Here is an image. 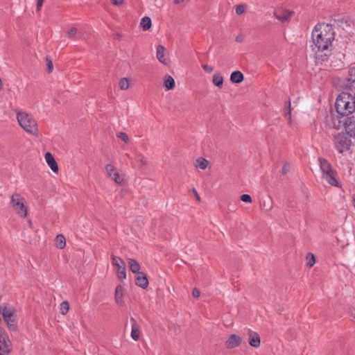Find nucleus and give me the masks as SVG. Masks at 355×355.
Instances as JSON below:
<instances>
[{
    "instance_id": "1",
    "label": "nucleus",
    "mask_w": 355,
    "mask_h": 355,
    "mask_svg": "<svg viewBox=\"0 0 355 355\" xmlns=\"http://www.w3.org/2000/svg\"><path fill=\"white\" fill-rule=\"evenodd\" d=\"M312 40L318 51L327 50L334 40V31L331 25L321 23L312 31Z\"/></svg>"
},
{
    "instance_id": "2",
    "label": "nucleus",
    "mask_w": 355,
    "mask_h": 355,
    "mask_svg": "<svg viewBox=\"0 0 355 355\" xmlns=\"http://www.w3.org/2000/svg\"><path fill=\"white\" fill-rule=\"evenodd\" d=\"M336 112L343 116H347L355 111V98L352 94L343 92L336 98Z\"/></svg>"
},
{
    "instance_id": "3",
    "label": "nucleus",
    "mask_w": 355,
    "mask_h": 355,
    "mask_svg": "<svg viewBox=\"0 0 355 355\" xmlns=\"http://www.w3.org/2000/svg\"><path fill=\"white\" fill-rule=\"evenodd\" d=\"M17 119L19 125L27 133L36 137L39 135L37 123L31 114L24 111H19L17 114Z\"/></svg>"
},
{
    "instance_id": "4",
    "label": "nucleus",
    "mask_w": 355,
    "mask_h": 355,
    "mask_svg": "<svg viewBox=\"0 0 355 355\" xmlns=\"http://www.w3.org/2000/svg\"><path fill=\"white\" fill-rule=\"evenodd\" d=\"M318 162L322 178L330 185L339 187L340 182L337 173L332 168L331 164L326 159L322 157L318 158Z\"/></svg>"
},
{
    "instance_id": "5",
    "label": "nucleus",
    "mask_w": 355,
    "mask_h": 355,
    "mask_svg": "<svg viewBox=\"0 0 355 355\" xmlns=\"http://www.w3.org/2000/svg\"><path fill=\"white\" fill-rule=\"evenodd\" d=\"M10 204L16 212L21 217L27 216L28 209L26 199L19 193H13L10 198Z\"/></svg>"
},
{
    "instance_id": "6",
    "label": "nucleus",
    "mask_w": 355,
    "mask_h": 355,
    "mask_svg": "<svg viewBox=\"0 0 355 355\" xmlns=\"http://www.w3.org/2000/svg\"><path fill=\"white\" fill-rule=\"evenodd\" d=\"M352 145V141L346 133H338L334 136V146L340 153L347 151Z\"/></svg>"
},
{
    "instance_id": "7",
    "label": "nucleus",
    "mask_w": 355,
    "mask_h": 355,
    "mask_svg": "<svg viewBox=\"0 0 355 355\" xmlns=\"http://www.w3.org/2000/svg\"><path fill=\"white\" fill-rule=\"evenodd\" d=\"M340 126L345 129L347 135L355 138V114L340 120L338 128H340Z\"/></svg>"
},
{
    "instance_id": "8",
    "label": "nucleus",
    "mask_w": 355,
    "mask_h": 355,
    "mask_svg": "<svg viewBox=\"0 0 355 355\" xmlns=\"http://www.w3.org/2000/svg\"><path fill=\"white\" fill-rule=\"evenodd\" d=\"M112 262L114 267L116 269L117 277L121 280L126 279V266L124 261L119 257L112 256Z\"/></svg>"
},
{
    "instance_id": "9",
    "label": "nucleus",
    "mask_w": 355,
    "mask_h": 355,
    "mask_svg": "<svg viewBox=\"0 0 355 355\" xmlns=\"http://www.w3.org/2000/svg\"><path fill=\"white\" fill-rule=\"evenodd\" d=\"M12 349V343L8 335L3 331H0V355H8Z\"/></svg>"
},
{
    "instance_id": "10",
    "label": "nucleus",
    "mask_w": 355,
    "mask_h": 355,
    "mask_svg": "<svg viewBox=\"0 0 355 355\" xmlns=\"http://www.w3.org/2000/svg\"><path fill=\"white\" fill-rule=\"evenodd\" d=\"M105 171L107 176L112 178L116 183L121 184L123 182V177L116 171L115 166L112 164L105 166Z\"/></svg>"
},
{
    "instance_id": "11",
    "label": "nucleus",
    "mask_w": 355,
    "mask_h": 355,
    "mask_svg": "<svg viewBox=\"0 0 355 355\" xmlns=\"http://www.w3.org/2000/svg\"><path fill=\"white\" fill-rule=\"evenodd\" d=\"M343 85L350 91L355 89V67L350 68L348 76L345 79Z\"/></svg>"
},
{
    "instance_id": "12",
    "label": "nucleus",
    "mask_w": 355,
    "mask_h": 355,
    "mask_svg": "<svg viewBox=\"0 0 355 355\" xmlns=\"http://www.w3.org/2000/svg\"><path fill=\"white\" fill-rule=\"evenodd\" d=\"M241 343V338L236 334H231L226 340V346L227 348H234Z\"/></svg>"
},
{
    "instance_id": "13",
    "label": "nucleus",
    "mask_w": 355,
    "mask_h": 355,
    "mask_svg": "<svg viewBox=\"0 0 355 355\" xmlns=\"http://www.w3.org/2000/svg\"><path fill=\"white\" fill-rule=\"evenodd\" d=\"M166 49L162 45L157 46L156 57L159 62L164 65L168 64V60L165 57Z\"/></svg>"
},
{
    "instance_id": "14",
    "label": "nucleus",
    "mask_w": 355,
    "mask_h": 355,
    "mask_svg": "<svg viewBox=\"0 0 355 355\" xmlns=\"http://www.w3.org/2000/svg\"><path fill=\"white\" fill-rule=\"evenodd\" d=\"M44 157H45L46 162L48 164V165L51 168V169L53 172H58V164H57L56 161L55 160L53 155L51 153L48 152L45 154Z\"/></svg>"
},
{
    "instance_id": "15",
    "label": "nucleus",
    "mask_w": 355,
    "mask_h": 355,
    "mask_svg": "<svg viewBox=\"0 0 355 355\" xmlns=\"http://www.w3.org/2000/svg\"><path fill=\"white\" fill-rule=\"evenodd\" d=\"M293 12L288 10H282L280 12H275L274 16L279 21L284 22L287 21L292 15Z\"/></svg>"
},
{
    "instance_id": "16",
    "label": "nucleus",
    "mask_w": 355,
    "mask_h": 355,
    "mask_svg": "<svg viewBox=\"0 0 355 355\" xmlns=\"http://www.w3.org/2000/svg\"><path fill=\"white\" fill-rule=\"evenodd\" d=\"M260 337L256 332H251L249 336V344L254 347L258 348L260 346Z\"/></svg>"
},
{
    "instance_id": "17",
    "label": "nucleus",
    "mask_w": 355,
    "mask_h": 355,
    "mask_svg": "<svg viewBox=\"0 0 355 355\" xmlns=\"http://www.w3.org/2000/svg\"><path fill=\"white\" fill-rule=\"evenodd\" d=\"M136 284L142 288H146L148 285V280L146 276L143 273H139L136 279Z\"/></svg>"
},
{
    "instance_id": "18",
    "label": "nucleus",
    "mask_w": 355,
    "mask_h": 355,
    "mask_svg": "<svg viewBox=\"0 0 355 355\" xmlns=\"http://www.w3.org/2000/svg\"><path fill=\"white\" fill-rule=\"evenodd\" d=\"M115 301L116 304L119 305H123L124 304L123 301V288L119 285L116 286L115 290Z\"/></svg>"
},
{
    "instance_id": "19",
    "label": "nucleus",
    "mask_w": 355,
    "mask_h": 355,
    "mask_svg": "<svg viewBox=\"0 0 355 355\" xmlns=\"http://www.w3.org/2000/svg\"><path fill=\"white\" fill-rule=\"evenodd\" d=\"M0 311L4 320L13 317L14 310L11 307H8L7 306H1Z\"/></svg>"
},
{
    "instance_id": "20",
    "label": "nucleus",
    "mask_w": 355,
    "mask_h": 355,
    "mask_svg": "<svg viewBox=\"0 0 355 355\" xmlns=\"http://www.w3.org/2000/svg\"><path fill=\"white\" fill-rule=\"evenodd\" d=\"M132 324V330H131V337L132 338L137 341L139 338V330L138 325L134 318H131Z\"/></svg>"
},
{
    "instance_id": "21",
    "label": "nucleus",
    "mask_w": 355,
    "mask_h": 355,
    "mask_svg": "<svg viewBox=\"0 0 355 355\" xmlns=\"http://www.w3.org/2000/svg\"><path fill=\"white\" fill-rule=\"evenodd\" d=\"M230 80L233 83H240L243 80V75L240 71H235L232 73Z\"/></svg>"
},
{
    "instance_id": "22",
    "label": "nucleus",
    "mask_w": 355,
    "mask_h": 355,
    "mask_svg": "<svg viewBox=\"0 0 355 355\" xmlns=\"http://www.w3.org/2000/svg\"><path fill=\"white\" fill-rule=\"evenodd\" d=\"M128 263L130 270L135 274H139L140 270V264L139 262L133 259H128Z\"/></svg>"
},
{
    "instance_id": "23",
    "label": "nucleus",
    "mask_w": 355,
    "mask_h": 355,
    "mask_svg": "<svg viewBox=\"0 0 355 355\" xmlns=\"http://www.w3.org/2000/svg\"><path fill=\"white\" fill-rule=\"evenodd\" d=\"M175 83L173 78L171 76H167L164 80V87L166 90L173 89L175 87Z\"/></svg>"
},
{
    "instance_id": "24",
    "label": "nucleus",
    "mask_w": 355,
    "mask_h": 355,
    "mask_svg": "<svg viewBox=\"0 0 355 355\" xmlns=\"http://www.w3.org/2000/svg\"><path fill=\"white\" fill-rule=\"evenodd\" d=\"M213 84L216 87H221L223 83V77L220 73H215L212 79Z\"/></svg>"
},
{
    "instance_id": "25",
    "label": "nucleus",
    "mask_w": 355,
    "mask_h": 355,
    "mask_svg": "<svg viewBox=\"0 0 355 355\" xmlns=\"http://www.w3.org/2000/svg\"><path fill=\"white\" fill-rule=\"evenodd\" d=\"M56 246L60 249H63L66 245V239L62 234H58L55 239Z\"/></svg>"
},
{
    "instance_id": "26",
    "label": "nucleus",
    "mask_w": 355,
    "mask_h": 355,
    "mask_svg": "<svg viewBox=\"0 0 355 355\" xmlns=\"http://www.w3.org/2000/svg\"><path fill=\"white\" fill-rule=\"evenodd\" d=\"M141 26L143 28L144 31L148 30L152 25L151 19L149 17H144L141 19Z\"/></svg>"
},
{
    "instance_id": "27",
    "label": "nucleus",
    "mask_w": 355,
    "mask_h": 355,
    "mask_svg": "<svg viewBox=\"0 0 355 355\" xmlns=\"http://www.w3.org/2000/svg\"><path fill=\"white\" fill-rule=\"evenodd\" d=\"M196 166L200 169H205L208 166V161L204 158H199L196 160Z\"/></svg>"
},
{
    "instance_id": "28",
    "label": "nucleus",
    "mask_w": 355,
    "mask_h": 355,
    "mask_svg": "<svg viewBox=\"0 0 355 355\" xmlns=\"http://www.w3.org/2000/svg\"><path fill=\"white\" fill-rule=\"evenodd\" d=\"M10 330L15 331L17 328V322L13 317L9 319L5 320Z\"/></svg>"
},
{
    "instance_id": "29",
    "label": "nucleus",
    "mask_w": 355,
    "mask_h": 355,
    "mask_svg": "<svg viewBox=\"0 0 355 355\" xmlns=\"http://www.w3.org/2000/svg\"><path fill=\"white\" fill-rule=\"evenodd\" d=\"M69 309V304L67 301H64L60 304V312L62 315H65Z\"/></svg>"
},
{
    "instance_id": "30",
    "label": "nucleus",
    "mask_w": 355,
    "mask_h": 355,
    "mask_svg": "<svg viewBox=\"0 0 355 355\" xmlns=\"http://www.w3.org/2000/svg\"><path fill=\"white\" fill-rule=\"evenodd\" d=\"M315 262L314 255L311 253H309L306 255V266L311 268L314 265Z\"/></svg>"
},
{
    "instance_id": "31",
    "label": "nucleus",
    "mask_w": 355,
    "mask_h": 355,
    "mask_svg": "<svg viewBox=\"0 0 355 355\" xmlns=\"http://www.w3.org/2000/svg\"><path fill=\"white\" fill-rule=\"evenodd\" d=\"M247 6L245 4H239L235 7V12L236 15H243L245 10H246Z\"/></svg>"
},
{
    "instance_id": "32",
    "label": "nucleus",
    "mask_w": 355,
    "mask_h": 355,
    "mask_svg": "<svg viewBox=\"0 0 355 355\" xmlns=\"http://www.w3.org/2000/svg\"><path fill=\"white\" fill-rule=\"evenodd\" d=\"M119 87L121 89L125 90L129 87V81L128 78H123L119 81Z\"/></svg>"
},
{
    "instance_id": "33",
    "label": "nucleus",
    "mask_w": 355,
    "mask_h": 355,
    "mask_svg": "<svg viewBox=\"0 0 355 355\" xmlns=\"http://www.w3.org/2000/svg\"><path fill=\"white\" fill-rule=\"evenodd\" d=\"M77 33L78 30L76 28H71L69 29L67 33V35L69 38H76L77 37Z\"/></svg>"
},
{
    "instance_id": "34",
    "label": "nucleus",
    "mask_w": 355,
    "mask_h": 355,
    "mask_svg": "<svg viewBox=\"0 0 355 355\" xmlns=\"http://www.w3.org/2000/svg\"><path fill=\"white\" fill-rule=\"evenodd\" d=\"M240 198L243 202L247 203H250L252 200V197L249 194H243L241 196Z\"/></svg>"
},
{
    "instance_id": "35",
    "label": "nucleus",
    "mask_w": 355,
    "mask_h": 355,
    "mask_svg": "<svg viewBox=\"0 0 355 355\" xmlns=\"http://www.w3.org/2000/svg\"><path fill=\"white\" fill-rule=\"evenodd\" d=\"M118 137L120 138L122 141H123L125 143H127L129 139L128 135L125 132H120L118 135Z\"/></svg>"
},
{
    "instance_id": "36",
    "label": "nucleus",
    "mask_w": 355,
    "mask_h": 355,
    "mask_svg": "<svg viewBox=\"0 0 355 355\" xmlns=\"http://www.w3.org/2000/svg\"><path fill=\"white\" fill-rule=\"evenodd\" d=\"M202 67L205 71H207L208 73H211L214 70V69L211 66H209L207 64H203L202 66Z\"/></svg>"
},
{
    "instance_id": "37",
    "label": "nucleus",
    "mask_w": 355,
    "mask_h": 355,
    "mask_svg": "<svg viewBox=\"0 0 355 355\" xmlns=\"http://www.w3.org/2000/svg\"><path fill=\"white\" fill-rule=\"evenodd\" d=\"M192 295L194 297L198 298L200 295V291L197 288H193L192 291Z\"/></svg>"
},
{
    "instance_id": "38",
    "label": "nucleus",
    "mask_w": 355,
    "mask_h": 355,
    "mask_svg": "<svg viewBox=\"0 0 355 355\" xmlns=\"http://www.w3.org/2000/svg\"><path fill=\"white\" fill-rule=\"evenodd\" d=\"M47 61V67H48V71L49 72H51L53 71V63L51 60H49L46 58Z\"/></svg>"
},
{
    "instance_id": "39",
    "label": "nucleus",
    "mask_w": 355,
    "mask_h": 355,
    "mask_svg": "<svg viewBox=\"0 0 355 355\" xmlns=\"http://www.w3.org/2000/svg\"><path fill=\"white\" fill-rule=\"evenodd\" d=\"M112 3L115 6H120L123 3L124 0H110Z\"/></svg>"
},
{
    "instance_id": "40",
    "label": "nucleus",
    "mask_w": 355,
    "mask_h": 355,
    "mask_svg": "<svg viewBox=\"0 0 355 355\" xmlns=\"http://www.w3.org/2000/svg\"><path fill=\"white\" fill-rule=\"evenodd\" d=\"M44 0H37V10L39 11L41 9V7L43 4Z\"/></svg>"
},
{
    "instance_id": "41",
    "label": "nucleus",
    "mask_w": 355,
    "mask_h": 355,
    "mask_svg": "<svg viewBox=\"0 0 355 355\" xmlns=\"http://www.w3.org/2000/svg\"><path fill=\"white\" fill-rule=\"evenodd\" d=\"M289 170V166L287 164H285L282 168V173L286 174Z\"/></svg>"
},
{
    "instance_id": "42",
    "label": "nucleus",
    "mask_w": 355,
    "mask_h": 355,
    "mask_svg": "<svg viewBox=\"0 0 355 355\" xmlns=\"http://www.w3.org/2000/svg\"><path fill=\"white\" fill-rule=\"evenodd\" d=\"M193 193H194V195H195V197H196V200H197L198 201H200V196H199V195H198V192L196 191V189H193Z\"/></svg>"
},
{
    "instance_id": "43",
    "label": "nucleus",
    "mask_w": 355,
    "mask_h": 355,
    "mask_svg": "<svg viewBox=\"0 0 355 355\" xmlns=\"http://www.w3.org/2000/svg\"><path fill=\"white\" fill-rule=\"evenodd\" d=\"M139 161L141 162V165H144V164H146V162H145V161H144L142 159H140Z\"/></svg>"
},
{
    "instance_id": "44",
    "label": "nucleus",
    "mask_w": 355,
    "mask_h": 355,
    "mask_svg": "<svg viewBox=\"0 0 355 355\" xmlns=\"http://www.w3.org/2000/svg\"><path fill=\"white\" fill-rule=\"evenodd\" d=\"M236 40L237 42H241V41H242V38H241V37H236Z\"/></svg>"
}]
</instances>
